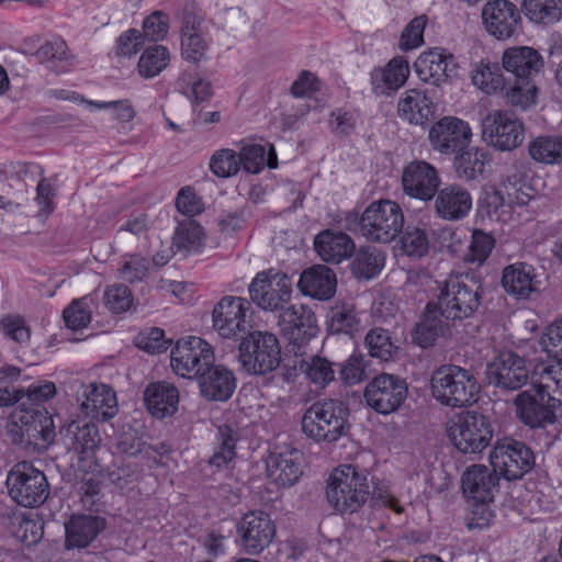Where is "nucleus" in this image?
<instances>
[{
  "label": "nucleus",
  "instance_id": "nucleus-1",
  "mask_svg": "<svg viewBox=\"0 0 562 562\" xmlns=\"http://www.w3.org/2000/svg\"><path fill=\"white\" fill-rule=\"evenodd\" d=\"M502 65L515 78L506 90V103L522 109L535 104L538 92L535 78L540 75L544 66L539 52L529 46L508 47L503 53Z\"/></svg>",
  "mask_w": 562,
  "mask_h": 562
},
{
  "label": "nucleus",
  "instance_id": "nucleus-2",
  "mask_svg": "<svg viewBox=\"0 0 562 562\" xmlns=\"http://www.w3.org/2000/svg\"><path fill=\"white\" fill-rule=\"evenodd\" d=\"M349 407L338 398L312 403L301 418L302 432L316 443H333L349 430Z\"/></svg>",
  "mask_w": 562,
  "mask_h": 562
},
{
  "label": "nucleus",
  "instance_id": "nucleus-3",
  "mask_svg": "<svg viewBox=\"0 0 562 562\" xmlns=\"http://www.w3.org/2000/svg\"><path fill=\"white\" fill-rule=\"evenodd\" d=\"M15 420L8 426L11 442L26 453H42L56 436L52 415L43 406L26 407L22 402Z\"/></svg>",
  "mask_w": 562,
  "mask_h": 562
},
{
  "label": "nucleus",
  "instance_id": "nucleus-4",
  "mask_svg": "<svg viewBox=\"0 0 562 562\" xmlns=\"http://www.w3.org/2000/svg\"><path fill=\"white\" fill-rule=\"evenodd\" d=\"M371 493L368 470L356 464L339 465L327 480L326 498L340 514L357 512Z\"/></svg>",
  "mask_w": 562,
  "mask_h": 562
},
{
  "label": "nucleus",
  "instance_id": "nucleus-5",
  "mask_svg": "<svg viewBox=\"0 0 562 562\" xmlns=\"http://www.w3.org/2000/svg\"><path fill=\"white\" fill-rule=\"evenodd\" d=\"M432 397L443 406L465 407L479 398L480 385L474 374L456 364L436 369L430 379Z\"/></svg>",
  "mask_w": 562,
  "mask_h": 562
},
{
  "label": "nucleus",
  "instance_id": "nucleus-6",
  "mask_svg": "<svg viewBox=\"0 0 562 562\" xmlns=\"http://www.w3.org/2000/svg\"><path fill=\"white\" fill-rule=\"evenodd\" d=\"M482 293L481 283L468 274L449 278L439 285L435 304L445 319L461 322L479 310Z\"/></svg>",
  "mask_w": 562,
  "mask_h": 562
},
{
  "label": "nucleus",
  "instance_id": "nucleus-7",
  "mask_svg": "<svg viewBox=\"0 0 562 562\" xmlns=\"http://www.w3.org/2000/svg\"><path fill=\"white\" fill-rule=\"evenodd\" d=\"M404 213L401 205L389 199L371 202L359 218L361 235L369 241L389 244L403 231Z\"/></svg>",
  "mask_w": 562,
  "mask_h": 562
},
{
  "label": "nucleus",
  "instance_id": "nucleus-8",
  "mask_svg": "<svg viewBox=\"0 0 562 562\" xmlns=\"http://www.w3.org/2000/svg\"><path fill=\"white\" fill-rule=\"evenodd\" d=\"M238 363L252 375L274 371L281 360V347L274 334L262 330L247 333L238 345Z\"/></svg>",
  "mask_w": 562,
  "mask_h": 562
},
{
  "label": "nucleus",
  "instance_id": "nucleus-9",
  "mask_svg": "<svg viewBox=\"0 0 562 562\" xmlns=\"http://www.w3.org/2000/svg\"><path fill=\"white\" fill-rule=\"evenodd\" d=\"M10 497L20 506L34 508L42 505L49 495L45 474L30 462H18L12 467L5 481Z\"/></svg>",
  "mask_w": 562,
  "mask_h": 562
},
{
  "label": "nucleus",
  "instance_id": "nucleus-10",
  "mask_svg": "<svg viewBox=\"0 0 562 562\" xmlns=\"http://www.w3.org/2000/svg\"><path fill=\"white\" fill-rule=\"evenodd\" d=\"M171 367L182 378L199 380L215 362L213 347L201 337L180 338L171 349Z\"/></svg>",
  "mask_w": 562,
  "mask_h": 562
},
{
  "label": "nucleus",
  "instance_id": "nucleus-11",
  "mask_svg": "<svg viewBox=\"0 0 562 562\" xmlns=\"http://www.w3.org/2000/svg\"><path fill=\"white\" fill-rule=\"evenodd\" d=\"M494 427L490 418L479 412H465L448 428L453 446L462 453H480L491 442Z\"/></svg>",
  "mask_w": 562,
  "mask_h": 562
},
{
  "label": "nucleus",
  "instance_id": "nucleus-12",
  "mask_svg": "<svg viewBox=\"0 0 562 562\" xmlns=\"http://www.w3.org/2000/svg\"><path fill=\"white\" fill-rule=\"evenodd\" d=\"M278 325L295 357L307 356L306 346L318 333L316 316L308 307L291 305L279 315Z\"/></svg>",
  "mask_w": 562,
  "mask_h": 562
},
{
  "label": "nucleus",
  "instance_id": "nucleus-13",
  "mask_svg": "<svg viewBox=\"0 0 562 562\" xmlns=\"http://www.w3.org/2000/svg\"><path fill=\"white\" fill-rule=\"evenodd\" d=\"M490 462L506 480H518L533 469L535 454L526 443L505 438L491 451Z\"/></svg>",
  "mask_w": 562,
  "mask_h": 562
},
{
  "label": "nucleus",
  "instance_id": "nucleus-14",
  "mask_svg": "<svg viewBox=\"0 0 562 562\" xmlns=\"http://www.w3.org/2000/svg\"><path fill=\"white\" fill-rule=\"evenodd\" d=\"M251 301L266 311H283L292 294L291 279L269 269L257 273L248 288Z\"/></svg>",
  "mask_w": 562,
  "mask_h": 562
},
{
  "label": "nucleus",
  "instance_id": "nucleus-15",
  "mask_svg": "<svg viewBox=\"0 0 562 562\" xmlns=\"http://www.w3.org/2000/svg\"><path fill=\"white\" fill-rule=\"evenodd\" d=\"M482 137L494 148L510 151L525 139V126L514 114L492 111L482 120Z\"/></svg>",
  "mask_w": 562,
  "mask_h": 562
},
{
  "label": "nucleus",
  "instance_id": "nucleus-16",
  "mask_svg": "<svg viewBox=\"0 0 562 562\" xmlns=\"http://www.w3.org/2000/svg\"><path fill=\"white\" fill-rule=\"evenodd\" d=\"M407 395L408 387L405 379L389 373L374 376L364 390L367 404L382 415L396 412L405 402Z\"/></svg>",
  "mask_w": 562,
  "mask_h": 562
},
{
  "label": "nucleus",
  "instance_id": "nucleus-17",
  "mask_svg": "<svg viewBox=\"0 0 562 562\" xmlns=\"http://www.w3.org/2000/svg\"><path fill=\"white\" fill-rule=\"evenodd\" d=\"M250 303L239 296H224L212 311L214 330L224 339H241L249 333L246 312Z\"/></svg>",
  "mask_w": 562,
  "mask_h": 562
},
{
  "label": "nucleus",
  "instance_id": "nucleus-18",
  "mask_svg": "<svg viewBox=\"0 0 562 562\" xmlns=\"http://www.w3.org/2000/svg\"><path fill=\"white\" fill-rule=\"evenodd\" d=\"M472 130L468 122L457 116H443L435 122L428 132V140L434 151L451 156L470 145Z\"/></svg>",
  "mask_w": 562,
  "mask_h": 562
},
{
  "label": "nucleus",
  "instance_id": "nucleus-19",
  "mask_svg": "<svg viewBox=\"0 0 562 562\" xmlns=\"http://www.w3.org/2000/svg\"><path fill=\"white\" fill-rule=\"evenodd\" d=\"M240 548L250 555L260 554L270 546L276 536V526L262 510H251L243 515L236 525Z\"/></svg>",
  "mask_w": 562,
  "mask_h": 562
},
{
  "label": "nucleus",
  "instance_id": "nucleus-20",
  "mask_svg": "<svg viewBox=\"0 0 562 562\" xmlns=\"http://www.w3.org/2000/svg\"><path fill=\"white\" fill-rule=\"evenodd\" d=\"M440 182L437 168L425 160H413L403 168L402 190L411 199L432 201Z\"/></svg>",
  "mask_w": 562,
  "mask_h": 562
},
{
  "label": "nucleus",
  "instance_id": "nucleus-21",
  "mask_svg": "<svg viewBox=\"0 0 562 562\" xmlns=\"http://www.w3.org/2000/svg\"><path fill=\"white\" fill-rule=\"evenodd\" d=\"M204 19L191 8L186 7L181 15L180 46L181 57L191 64L207 60L210 38L204 27Z\"/></svg>",
  "mask_w": 562,
  "mask_h": 562
},
{
  "label": "nucleus",
  "instance_id": "nucleus-22",
  "mask_svg": "<svg viewBox=\"0 0 562 562\" xmlns=\"http://www.w3.org/2000/svg\"><path fill=\"white\" fill-rule=\"evenodd\" d=\"M481 16L487 34L498 41L516 35L521 23L520 11L509 0H488L482 8Z\"/></svg>",
  "mask_w": 562,
  "mask_h": 562
},
{
  "label": "nucleus",
  "instance_id": "nucleus-23",
  "mask_svg": "<svg viewBox=\"0 0 562 562\" xmlns=\"http://www.w3.org/2000/svg\"><path fill=\"white\" fill-rule=\"evenodd\" d=\"M490 383L507 391L522 387L529 378L525 358L514 351H502L487 367Z\"/></svg>",
  "mask_w": 562,
  "mask_h": 562
},
{
  "label": "nucleus",
  "instance_id": "nucleus-24",
  "mask_svg": "<svg viewBox=\"0 0 562 562\" xmlns=\"http://www.w3.org/2000/svg\"><path fill=\"white\" fill-rule=\"evenodd\" d=\"M457 67L456 57L439 47L423 52L414 63L418 78L436 87L457 76Z\"/></svg>",
  "mask_w": 562,
  "mask_h": 562
},
{
  "label": "nucleus",
  "instance_id": "nucleus-25",
  "mask_svg": "<svg viewBox=\"0 0 562 562\" xmlns=\"http://www.w3.org/2000/svg\"><path fill=\"white\" fill-rule=\"evenodd\" d=\"M472 196L467 188L459 183H449L437 189L434 198V211L437 217L457 222L465 218L472 209Z\"/></svg>",
  "mask_w": 562,
  "mask_h": 562
},
{
  "label": "nucleus",
  "instance_id": "nucleus-26",
  "mask_svg": "<svg viewBox=\"0 0 562 562\" xmlns=\"http://www.w3.org/2000/svg\"><path fill=\"white\" fill-rule=\"evenodd\" d=\"M517 416L522 424L530 428H543L555 422V408L560 404L544 397L541 400L536 392L535 395L528 391L520 392L515 398Z\"/></svg>",
  "mask_w": 562,
  "mask_h": 562
},
{
  "label": "nucleus",
  "instance_id": "nucleus-27",
  "mask_svg": "<svg viewBox=\"0 0 562 562\" xmlns=\"http://www.w3.org/2000/svg\"><path fill=\"white\" fill-rule=\"evenodd\" d=\"M437 104L428 97L427 91L408 89L400 98L397 114L413 125L427 127L436 117Z\"/></svg>",
  "mask_w": 562,
  "mask_h": 562
},
{
  "label": "nucleus",
  "instance_id": "nucleus-28",
  "mask_svg": "<svg viewBox=\"0 0 562 562\" xmlns=\"http://www.w3.org/2000/svg\"><path fill=\"white\" fill-rule=\"evenodd\" d=\"M501 282L504 291L516 300H527L539 292L540 282L537 279L536 268L525 261L506 266L503 269Z\"/></svg>",
  "mask_w": 562,
  "mask_h": 562
},
{
  "label": "nucleus",
  "instance_id": "nucleus-29",
  "mask_svg": "<svg viewBox=\"0 0 562 562\" xmlns=\"http://www.w3.org/2000/svg\"><path fill=\"white\" fill-rule=\"evenodd\" d=\"M498 474L494 468L491 470L482 464L470 467L462 475L463 494L473 502H493L499 482Z\"/></svg>",
  "mask_w": 562,
  "mask_h": 562
},
{
  "label": "nucleus",
  "instance_id": "nucleus-30",
  "mask_svg": "<svg viewBox=\"0 0 562 562\" xmlns=\"http://www.w3.org/2000/svg\"><path fill=\"white\" fill-rule=\"evenodd\" d=\"M80 403L81 412L91 419L109 420L117 413L116 394L111 386L100 383L89 384Z\"/></svg>",
  "mask_w": 562,
  "mask_h": 562
},
{
  "label": "nucleus",
  "instance_id": "nucleus-31",
  "mask_svg": "<svg viewBox=\"0 0 562 562\" xmlns=\"http://www.w3.org/2000/svg\"><path fill=\"white\" fill-rule=\"evenodd\" d=\"M200 394L207 401L225 402L236 390L237 379L234 372L223 364L212 367L198 380Z\"/></svg>",
  "mask_w": 562,
  "mask_h": 562
},
{
  "label": "nucleus",
  "instance_id": "nucleus-32",
  "mask_svg": "<svg viewBox=\"0 0 562 562\" xmlns=\"http://www.w3.org/2000/svg\"><path fill=\"white\" fill-rule=\"evenodd\" d=\"M103 517L92 515H74L65 524V548L85 549L89 547L105 529Z\"/></svg>",
  "mask_w": 562,
  "mask_h": 562
},
{
  "label": "nucleus",
  "instance_id": "nucleus-33",
  "mask_svg": "<svg viewBox=\"0 0 562 562\" xmlns=\"http://www.w3.org/2000/svg\"><path fill=\"white\" fill-rule=\"evenodd\" d=\"M355 246L353 239L340 231L324 229L314 238V247L321 259L334 265L351 258Z\"/></svg>",
  "mask_w": 562,
  "mask_h": 562
},
{
  "label": "nucleus",
  "instance_id": "nucleus-34",
  "mask_svg": "<svg viewBox=\"0 0 562 562\" xmlns=\"http://www.w3.org/2000/svg\"><path fill=\"white\" fill-rule=\"evenodd\" d=\"M266 468L268 476L278 486H291L299 481L303 473L301 453L296 449L271 452L267 457Z\"/></svg>",
  "mask_w": 562,
  "mask_h": 562
},
{
  "label": "nucleus",
  "instance_id": "nucleus-35",
  "mask_svg": "<svg viewBox=\"0 0 562 562\" xmlns=\"http://www.w3.org/2000/svg\"><path fill=\"white\" fill-rule=\"evenodd\" d=\"M59 432L66 448L77 454L89 457L100 443L97 426L86 420H71Z\"/></svg>",
  "mask_w": 562,
  "mask_h": 562
},
{
  "label": "nucleus",
  "instance_id": "nucleus-36",
  "mask_svg": "<svg viewBox=\"0 0 562 562\" xmlns=\"http://www.w3.org/2000/svg\"><path fill=\"white\" fill-rule=\"evenodd\" d=\"M297 285L304 295L329 300L336 292V274L325 265H315L302 272Z\"/></svg>",
  "mask_w": 562,
  "mask_h": 562
},
{
  "label": "nucleus",
  "instance_id": "nucleus-37",
  "mask_svg": "<svg viewBox=\"0 0 562 562\" xmlns=\"http://www.w3.org/2000/svg\"><path fill=\"white\" fill-rule=\"evenodd\" d=\"M144 402L153 416L157 418L171 416L178 409L179 391L169 382H153L144 391Z\"/></svg>",
  "mask_w": 562,
  "mask_h": 562
},
{
  "label": "nucleus",
  "instance_id": "nucleus-38",
  "mask_svg": "<svg viewBox=\"0 0 562 562\" xmlns=\"http://www.w3.org/2000/svg\"><path fill=\"white\" fill-rule=\"evenodd\" d=\"M409 76V66L403 57L391 59L385 67L371 71V86L375 94H389L400 89Z\"/></svg>",
  "mask_w": 562,
  "mask_h": 562
},
{
  "label": "nucleus",
  "instance_id": "nucleus-39",
  "mask_svg": "<svg viewBox=\"0 0 562 562\" xmlns=\"http://www.w3.org/2000/svg\"><path fill=\"white\" fill-rule=\"evenodd\" d=\"M532 385L541 400L549 397L554 403L562 405V360L557 359L553 363L537 366Z\"/></svg>",
  "mask_w": 562,
  "mask_h": 562
},
{
  "label": "nucleus",
  "instance_id": "nucleus-40",
  "mask_svg": "<svg viewBox=\"0 0 562 562\" xmlns=\"http://www.w3.org/2000/svg\"><path fill=\"white\" fill-rule=\"evenodd\" d=\"M490 161L488 153L480 147H468L454 154L453 169L462 181H474L485 172Z\"/></svg>",
  "mask_w": 562,
  "mask_h": 562
},
{
  "label": "nucleus",
  "instance_id": "nucleus-41",
  "mask_svg": "<svg viewBox=\"0 0 562 562\" xmlns=\"http://www.w3.org/2000/svg\"><path fill=\"white\" fill-rule=\"evenodd\" d=\"M350 263L351 273L359 280H371L384 268L385 252L372 245L355 248Z\"/></svg>",
  "mask_w": 562,
  "mask_h": 562
},
{
  "label": "nucleus",
  "instance_id": "nucleus-42",
  "mask_svg": "<svg viewBox=\"0 0 562 562\" xmlns=\"http://www.w3.org/2000/svg\"><path fill=\"white\" fill-rule=\"evenodd\" d=\"M294 368L305 375V379L316 389H325L335 381V363L325 357L311 355L296 357Z\"/></svg>",
  "mask_w": 562,
  "mask_h": 562
},
{
  "label": "nucleus",
  "instance_id": "nucleus-43",
  "mask_svg": "<svg viewBox=\"0 0 562 562\" xmlns=\"http://www.w3.org/2000/svg\"><path fill=\"white\" fill-rule=\"evenodd\" d=\"M435 302H429L424 311L423 317L415 326L413 334L414 341L422 348L434 346L436 340L443 335L445 324Z\"/></svg>",
  "mask_w": 562,
  "mask_h": 562
},
{
  "label": "nucleus",
  "instance_id": "nucleus-44",
  "mask_svg": "<svg viewBox=\"0 0 562 562\" xmlns=\"http://www.w3.org/2000/svg\"><path fill=\"white\" fill-rule=\"evenodd\" d=\"M41 64L55 74L67 72L75 65V56L69 53L65 41L56 38L44 43L35 53Z\"/></svg>",
  "mask_w": 562,
  "mask_h": 562
},
{
  "label": "nucleus",
  "instance_id": "nucleus-45",
  "mask_svg": "<svg viewBox=\"0 0 562 562\" xmlns=\"http://www.w3.org/2000/svg\"><path fill=\"white\" fill-rule=\"evenodd\" d=\"M238 440L237 429L228 425L220 426L215 437L214 453L209 459V464L218 470L229 468L236 459V443Z\"/></svg>",
  "mask_w": 562,
  "mask_h": 562
},
{
  "label": "nucleus",
  "instance_id": "nucleus-46",
  "mask_svg": "<svg viewBox=\"0 0 562 562\" xmlns=\"http://www.w3.org/2000/svg\"><path fill=\"white\" fill-rule=\"evenodd\" d=\"M471 79L474 86L487 94L497 91H504L505 94L508 89L499 65L488 59H483L473 65Z\"/></svg>",
  "mask_w": 562,
  "mask_h": 562
},
{
  "label": "nucleus",
  "instance_id": "nucleus-47",
  "mask_svg": "<svg viewBox=\"0 0 562 562\" xmlns=\"http://www.w3.org/2000/svg\"><path fill=\"white\" fill-rule=\"evenodd\" d=\"M520 8L535 24L548 26L562 19V0H521Z\"/></svg>",
  "mask_w": 562,
  "mask_h": 562
},
{
  "label": "nucleus",
  "instance_id": "nucleus-48",
  "mask_svg": "<svg viewBox=\"0 0 562 562\" xmlns=\"http://www.w3.org/2000/svg\"><path fill=\"white\" fill-rule=\"evenodd\" d=\"M528 154L532 160L543 165L562 162V135L538 136L528 144Z\"/></svg>",
  "mask_w": 562,
  "mask_h": 562
},
{
  "label": "nucleus",
  "instance_id": "nucleus-49",
  "mask_svg": "<svg viewBox=\"0 0 562 562\" xmlns=\"http://www.w3.org/2000/svg\"><path fill=\"white\" fill-rule=\"evenodd\" d=\"M204 244L203 227L193 220L178 224L172 237V246L180 252H196Z\"/></svg>",
  "mask_w": 562,
  "mask_h": 562
},
{
  "label": "nucleus",
  "instance_id": "nucleus-50",
  "mask_svg": "<svg viewBox=\"0 0 562 562\" xmlns=\"http://www.w3.org/2000/svg\"><path fill=\"white\" fill-rule=\"evenodd\" d=\"M364 347L372 358L381 361L391 360L398 351L391 333L382 327L371 328L364 337Z\"/></svg>",
  "mask_w": 562,
  "mask_h": 562
},
{
  "label": "nucleus",
  "instance_id": "nucleus-51",
  "mask_svg": "<svg viewBox=\"0 0 562 562\" xmlns=\"http://www.w3.org/2000/svg\"><path fill=\"white\" fill-rule=\"evenodd\" d=\"M327 318L328 330L331 334L352 335L360 325L356 307L351 304L333 306L328 312Z\"/></svg>",
  "mask_w": 562,
  "mask_h": 562
},
{
  "label": "nucleus",
  "instance_id": "nucleus-52",
  "mask_svg": "<svg viewBox=\"0 0 562 562\" xmlns=\"http://www.w3.org/2000/svg\"><path fill=\"white\" fill-rule=\"evenodd\" d=\"M237 156L239 166L241 165L248 173H259L266 165L271 169L278 165L276 153L272 150L267 157L265 147L259 144L243 146Z\"/></svg>",
  "mask_w": 562,
  "mask_h": 562
},
{
  "label": "nucleus",
  "instance_id": "nucleus-53",
  "mask_svg": "<svg viewBox=\"0 0 562 562\" xmlns=\"http://www.w3.org/2000/svg\"><path fill=\"white\" fill-rule=\"evenodd\" d=\"M169 60L170 53L166 46H149L139 57L137 64L138 72L143 78H154L168 66Z\"/></svg>",
  "mask_w": 562,
  "mask_h": 562
},
{
  "label": "nucleus",
  "instance_id": "nucleus-54",
  "mask_svg": "<svg viewBox=\"0 0 562 562\" xmlns=\"http://www.w3.org/2000/svg\"><path fill=\"white\" fill-rule=\"evenodd\" d=\"M402 236L400 239L401 249L409 257L422 258L425 256L429 248V241L427 233L424 228L407 225L401 232Z\"/></svg>",
  "mask_w": 562,
  "mask_h": 562
},
{
  "label": "nucleus",
  "instance_id": "nucleus-55",
  "mask_svg": "<svg viewBox=\"0 0 562 562\" xmlns=\"http://www.w3.org/2000/svg\"><path fill=\"white\" fill-rule=\"evenodd\" d=\"M12 526L15 539L27 547L36 544L43 538L44 526L37 519L15 516Z\"/></svg>",
  "mask_w": 562,
  "mask_h": 562
},
{
  "label": "nucleus",
  "instance_id": "nucleus-56",
  "mask_svg": "<svg viewBox=\"0 0 562 562\" xmlns=\"http://www.w3.org/2000/svg\"><path fill=\"white\" fill-rule=\"evenodd\" d=\"M150 262L140 254L126 255L119 269L122 280L128 283L142 282L149 272Z\"/></svg>",
  "mask_w": 562,
  "mask_h": 562
},
{
  "label": "nucleus",
  "instance_id": "nucleus-57",
  "mask_svg": "<svg viewBox=\"0 0 562 562\" xmlns=\"http://www.w3.org/2000/svg\"><path fill=\"white\" fill-rule=\"evenodd\" d=\"M495 246V239L491 234L483 231H473L469 245V251L465 256L467 261L482 265L486 261Z\"/></svg>",
  "mask_w": 562,
  "mask_h": 562
},
{
  "label": "nucleus",
  "instance_id": "nucleus-58",
  "mask_svg": "<svg viewBox=\"0 0 562 562\" xmlns=\"http://www.w3.org/2000/svg\"><path fill=\"white\" fill-rule=\"evenodd\" d=\"M211 171L218 178H228L239 170L237 154L232 149H220L213 154L210 160Z\"/></svg>",
  "mask_w": 562,
  "mask_h": 562
},
{
  "label": "nucleus",
  "instance_id": "nucleus-59",
  "mask_svg": "<svg viewBox=\"0 0 562 562\" xmlns=\"http://www.w3.org/2000/svg\"><path fill=\"white\" fill-rule=\"evenodd\" d=\"M63 318L67 328L80 330L91 322V311L86 299L74 300L63 312Z\"/></svg>",
  "mask_w": 562,
  "mask_h": 562
},
{
  "label": "nucleus",
  "instance_id": "nucleus-60",
  "mask_svg": "<svg viewBox=\"0 0 562 562\" xmlns=\"http://www.w3.org/2000/svg\"><path fill=\"white\" fill-rule=\"evenodd\" d=\"M103 303L111 312L123 313L132 306L133 295L125 284H113L104 291Z\"/></svg>",
  "mask_w": 562,
  "mask_h": 562
},
{
  "label": "nucleus",
  "instance_id": "nucleus-61",
  "mask_svg": "<svg viewBox=\"0 0 562 562\" xmlns=\"http://www.w3.org/2000/svg\"><path fill=\"white\" fill-rule=\"evenodd\" d=\"M427 20L425 15L414 18L403 30L400 38V49L408 52L419 47L424 43V30Z\"/></svg>",
  "mask_w": 562,
  "mask_h": 562
},
{
  "label": "nucleus",
  "instance_id": "nucleus-62",
  "mask_svg": "<svg viewBox=\"0 0 562 562\" xmlns=\"http://www.w3.org/2000/svg\"><path fill=\"white\" fill-rule=\"evenodd\" d=\"M0 329L5 337L20 345L27 344L31 337L29 326H26L23 317L19 315H8L1 318Z\"/></svg>",
  "mask_w": 562,
  "mask_h": 562
},
{
  "label": "nucleus",
  "instance_id": "nucleus-63",
  "mask_svg": "<svg viewBox=\"0 0 562 562\" xmlns=\"http://www.w3.org/2000/svg\"><path fill=\"white\" fill-rule=\"evenodd\" d=\"M168 27V15L161 11H155L144 20L142 35L151 42H158L167 35Z\"/></svg>",
  "mask_w": 562,
  "mask_h": 562
},
{
  "label": "nucleus",
  "instance_id": "nucleus-64",
  "mask_svg": "<svg viewBox=\"0 0 562 562\" xmlns=\"http://www.w3.org/2000/svg\"><path fill=\"white\" fill-rule=\"evenodd\" d=\"M540 342L549 356L562 360V318L546 327Z\"/></svg>",
  "mask_w": 562,
  "mask_h": 562
}]
</instances>
